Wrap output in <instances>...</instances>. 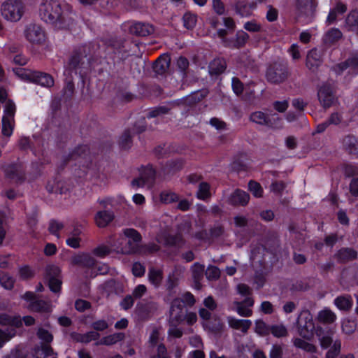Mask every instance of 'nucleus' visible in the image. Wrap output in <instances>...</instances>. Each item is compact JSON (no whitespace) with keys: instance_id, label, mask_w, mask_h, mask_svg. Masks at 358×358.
I'll return each mask as SVG.
<instances>
[{"instance_id":"e2e57ef3","label":"nucleus","mask_w":358,"mask_h":358,"mask_svg":"<svg viewBox=\"0 0 358 358\" xmlns=\"http://www.w3.org/2000/svg\"><path fill=\"white\" fill-rule=\"evenodd\" d=\"M179 324L169 323L168 335L174 338H181L183 332L181 329L178 328Z\"/></svg>"},{"instance_id":"bb28decb","label":"nucleus","mask_w":358,"mask_h":358,"mask_svg":"<svg viewBox=\"0 0 358 358\" xmlns=\"http://www.w3.org/2000/svg\"><path fill=\"white\" fill-rule=\"evenodd\" d=\"M71 337L77 342L88 343L92 341L98 340L100 334L95 331H90L85 334L73 333L71 334Z\"/></svg>"},{"instance_id":"20e7f679","label":"nucleus","mask_w":358,"mask_h":358,"mask_svg":"<svg viewBox=\"0 0 358 358\" xmlns=\"http://www.w3.org/2000/svg\"><path fill=\"white\" fill-rule=\"evenodd\" d=\"M290 76L285 64L273 62L269 64L266 71V79L271 84L280 85L285 82Z\"/></svg>"},{"instance_id":"c756f323","label":"nucleus","mask_w":358,"mask_h":358,"mask_svg":"<svg viewBox=\"0 0 358 358\" xmlns=\"http://www.w3.org/2000/svg\"><path fill=\"white\" fill-rule=\"evenodd\" d=\"M317 318L321 323L331 324L336 320L337 317L332 310L325 308L317 313Z\"/></svg>"},{"instance_id":"4d7b16f0","label":"nucleus","mask_w":358,"mask_h":358,"mask_svg":"<svg viewBox=\"0 0 358 358\" xmlns=\"http://www.w3.org/2000/svg\"><path fill=\"white\" fill-rule=\"evenodd\" d=\"M89 152L88 147L85 145L78 146L70 155L71 159H77L85 156Z\"/></svg>"},{"instance_id":"0eeeda50","label":"nucleus","mask_w":358,"mask_h":358,"mask_svg":"<svg viewBox=\"0 0 358 358\" xmlns=\"http://www.w3.org/2000/svg\"><path fill=\"white\" fill-rule=\"evenodd\" d=\"M45 272L49 288L55 293L59 292L62 283L60 268L55 265H49L46 267Z\"/></svg>"},{"instance_id":"2f4dec72","label":"nucleus","mask_w":358,"mask_h":358,"mask_svg":"<svg viewBox=\"0 0 358 358\" xmlns=\"http://www.w3.org/2000/svg\"><path fill=\"white\" fill-rule=\"evenodd\" d=\"M29 308L32 311L38 313H50L52 310L50 303L41 299L31 301L29 304Z\"/></svg>"},{"instance_id":"e433bc0d","label":"nucleus","mask_w":358,"mask_h":358,"mask_svg":"<svg viewBox=\"0 0 358 358\" xmlns=\"http://www.w3.org/2000/svg\"><path fill=\"white\" fill-rule=\"evenodd\" d=\"M357 252L349 248H343L338 251L337 257L341 262H347L355 259Z\"/></svg>"},{"instance_id":"412c9836","label":"nucleus","mask_w":358,"mask_h":358,"mask_svg":"<svg viewBox=\"0 0 358 358\" xmlns=\"http://www.w3.org/2000/svg\"><path fill=\"white\" fill-rule=\"evenodd\" d=\"M171 63V58L167 55L160 56L153 65L154 71L159 74H164L169 69Z\"/></svg>"},{"instance_id":"c9c22d12","label":"nucleus","mask_w":358,"mask_h":358,"mask_svg":"<svg viewBox=\"0 0 358 358\" xmlns=\"http://www.w3.org/2000/svg\"><path fill=\"white\" fill-rule=\"evenodd\" d=\"M345 24L348 29L358 31V12H350L347 16Z\"/></svg>"},{"instance_id":"338daca9","label":"nucleus","mask_w":358,"mask_h":358,"mask_svg":"<svg viewBox=\"0 0 358 358\" xmlns=\"http://www.w3.org/2000/svg\"><path fill=\"white\" fill-rule=\"evenodd\" d=\"M151 358H171V357L168 355L165 345L161 343L157 346V354Z\"/></svg>"},{"instance_id":"f3484780","label":"nucleus","mask_w":358,"mask_h":358,"mask_svg":"<svg viewBox=\"0 0 358 358\" xmlns=\"http://www.w3.org/2000/svg\"><path fill=\"white\" fill-rule=\"evenodd\" d=\"M71 262L73 265L92 268L95 265L96 260L90 255L83 253L74 256L71 259Z\"/></svg>"},{"instance_id":"c03bdc74","label":"nucleus","mask_w":358,"mask_h":358,"mask_svg":"<svg viewBox=\"0 0 358 358\" xmlns=\"http://www.w3.org/2000/svg\"><path fill=\"white\" fill-rule=\"evenodd\" d=\"M182 20L184 27L187 29H192L196 25L197 16L195 14L187 12L184 14Z\"/></svg>"},{"instance_id":"a19ab883","label":"nucleus","mask_w":358,"mask_h":358,"mask_svg":"<svg viewBox=\"0 0 358 358\" xmlns=\"http://www.w3.org/2000/svg\"><path fill=\"white\" fill-rule=\"evenodd\" d=\"M132 134L130 129H127L124 131V132L122 134L120 138V146L122 149H128L131 148L132 144Z\"/></svg>"},{"instance_id":"9d476101","label":"nucleus","mask_w":358,"mask_h":358,"mask_svg":"<svg viewBox=\"0 0 358 358\" xmlns=\"http://www.w3.org/2000/svg\"><path fill=\"white\" fill-rule=\"evenodd\" d=\"M25 37L32 43H41L45 40V33L41 26L30 24L25 29Z\"/></svg>"},{"instance_id":"4be33fe9","label":"nucleus","mask_w":358,"mask_h":358,"mask_svg":"<svg viewBox=\"0 0 358 358\" xmlns=\"http://www.w3.org/2000/svg\"><path fill=\"white\" fill-rule=\"evenodd\" d=\"M343 36L342 32L338 28L329 29L323 36V42L326 45H332L337 43Z\"/></svg>"},{"instance_id":"9b49d317","label":"nucleus","mask_w":358,"mask_h":358,"mask_svg":"<svg viewBox=\"0 0 358 358\" xmlns=\"http://www.w3.org/2000/svg\"><path fill=\"white\" fill-rule=\"evenodd\" d=\"M334 69L337 74L347 71L348 73L357 75L358 73V57L350 58L345 62L337 64Z\"/></svg>"},{"instance_id":"8fccbe9b","label":"nucleus","mask_w":358,"mask_h":358,"mask_svg":"<svg viewBox=\"0 0 358 358\" xmlns=\"http://www.w3.org/2000/svg\"><path fill=\"white\" fill-rule=\"evenodd\" d=\"M192 277L195 282H199L203 276L204 266L199 263H194L192 268Z\"/></svg>"},{"instance_id":"5fc2aeb1","label":"nucleus","mask_w":358,"mask_h":358,"mask_svg":"<svg viewBox=\"0 0 358 358\" xmlns=\"http://www.w3.org/2000/svg\"><path fill=\"white\" fill-rule=\"evenodd\" d=\"M36 334L38 338L43 341V343H50L53 340L52 334L42 327L38 329Z\"/></svg>"},{"instance_id":"680f3d73","label":"nucleus","mask_w":358,"mask_h":358,"mask_svg":"<svg viewBox=\"0 0 358 358\" xmlns=\"http://www.w3.org/2000/svg\"><path fill=\"white\" fill-rule=\"evenodd\" d=\"M64 228V224L62 222L56 220H51L49 224L48 230L50 234L59 238V231Z\"/></svg>"},{"instance_id":"393cba45","label":"nucleus","mask_w":358,"mask_h":358,"mask_svg":"<svg viewBox=\"0 0 358 358\" xmlns=\"http://www.w3.org/2000/svg\"><path fill=\"white\" fill-rule=\"evenodd\" d=\"M0 324L20 328L22 326L21 317L12 316L6 313L0 314Z\"/></svg>"},{"instance_id":"58836bf2","label":"nucleus","mask_w":358,"mask_h":358,"mask_svg":"<svg viewBox=\"0 0 358 358\" xmlns=\"http://www.w3.org/2000/svg\"><path fill=\"white\" fill-rule=\"evenodd\" d=\"M15 74L23 80H29L30 82L34 81L36 71H31L30 69L17 68L14 69Z\"/></svg>"},{"instance_id":"6e6552de","label":"nucleus","mask_w":358,"mask_h":358,"mask_svg":"<svg viewBox=\"0 0 358 358\" xmlns=\"http://www.w3.org/2000/svg\"><path fill=\"white\" fill-rule=\"evenodd\" d=\"M298 323L300 334L306 339H311L313 337V320L311 314L308 311L301 313Z\"/></svg>"},{"instance_id":"cd10ccee","label":"nucleus","mask_w":358,"mask_h":358,"mask_svg":"<svg viewBox=\"0 0 358 358\" xmlns=\"http://www.w3.org/2000/svg\"><path fill=\"white\" fill-rule=\"evenodd\" d=\"M227 64L224 59L217 58L213 59L208 66V71L210 75H220L226 69Z\"/></svg>"},{"instance_id":"09e8293b","label":"nucleus","mask_w":358,"mask_h":358,"mask_svg":"<svg viewBox=\"0 0 358 358\" xmlns=\"http://www.w3.org/2000/svg\"><path fill=\"white\" fill-rule=\"evenodd\" d=\"M210 196V185L206 182H201L197 192V197L199 199L205 200Z\"/></svg>"},{"instance_id":"6e6d98bb","label":"nucleus","mask_w":358,"mask_h":358,"mask_svg":"<svg viewBox=\"0 0 358 358\" xmlns=\"http://www.w3.org/2000/svg\"><path fill=\"white\" fill-rule=\"evenodd\" d=\"M357 328V323L353 320H344L342 322V331L346 334H352Z\"/></svg>"},{"instance_id":"f704fd0d","label":"nucleus","mask_w":358,"mask_h":358,"mask_svg":"<svg viewBox=\"0 0 358 358\" xmlns=\"http://www.w3.org/2000/svg\"><path fill=\"white\" fill-rule=\"evenodd\" d=\"M124 338V334L123 333H115L102 338L96 345H110L123 340Z\"/></svg>"},{"instance_id":"72a5a7b5","label":"nucleus","mask_w":358,"mask_h":358,"mask_svg":"<svg viewBox=\"0 0 358 358\" xmlns=\"http://www.w3.org/2000/svg\"><path fill=\"white\" fill-rule=\"evenodd\" d=\"M343 145L350 153L358 155V138L354 136H347L343 140Z\"/></svg>"},{"instance_id":"4468645a","label":"nucleus","mask_w":358,"mask_h":358,"mask_svg":"<svg viewBox=\"0 0 358 358\" xmlns=\"http://www.w3.org/2000/svg\"><path fill=\"white\" fill-rule=\"evenodd\" d=\"M249 38L250 36L246 32L243 31H238L236 34L234 40L224 41V45L230 48L239 49L245 45Z\"/></svg>"},{"instance_id":"a18cd8bd","label":"nucleus","mask_w":358,"mask_h":358,"mask_svg":"<svg viewBox=\"0 0 358 358\" xmlns=\"http://www.w3.org/2000/svg\"><path fill=\"white\" fill-rule=\"evenodd\" d=\"M16 335V330L15 329H7L2 330L0 329V348H1L3 344L10 341Z\"/></svg>"},{"instance_id":"864d4df0","label":"nucleus","mask_w":358,"mask_h":358,"mask_svg":"<svg viewBox=\"0 0 358 358\" xmlns=\"http://www.w3.org/2000/svg\"><path fill=\"white\" fill-rule=\"evenodd\" d=\"M123 234L127 238L134 241L138 244H139L142 240V237L140 233L134 229H125L123 231Z\"/></svg>"},{"instance_id":"a878e982","label":"nucleus","mask_w":358,"mask_h":358,"mask_svg":"<svg viewBox=\"0 0 358 358\" xmlns=\"http://www.w3.org/2000/svg\"><path fill=\"white\" fill-rule=\"evenodd\" d=\"M95 222L99 227H106L114 219V215L110 211H99L95 215Z\"/></svg>"},{"instance_id":"423d86ee","label":"nucleus","mask_w":358,"mask_h":358,"mask_svg":"<svg viewBox=\"0 0 358 358\" xmlns=\"http://www.w3.org/2000/svg\"><path fill=\"white\" fill-rule=\"evenodd\" d=\"M156 172L152 166L148 165L143 168L138 178L131 181V186L134 187H147L151 188L155 181Z\"/></svg>"},{"instance_id":"f8f14e48","label":"nucleus","mask_w":358,"mask_h":358,"mask_svg":"<svg viewBox=\"0 0 358 358\" xmlns=\"http://www.w3.org/2000/svg\"><path fill=\"white\" fill-rule=\"evenodd\" d=\"M131 34L137 36H147L154 33L152 24L145 22H135L129 28Z\"/></svg>"},{"instance_id":"ddd939ff","label":"nucleus","mask_w":358,"mask_h":358,"mask_svg":"<svg viewBox=\"0 0 358 358\" xmlns=\"http://www.w3.org/2000/svg\"><path fill=\"white\" fill-rule=\"evenodd\" d=\"M318 99L324 108L329 107L334 103L335 97L329 85H324L319 90Z\"/></svg>"},{"instance_id":"de8ad7c7","label":"nucleus","mask_w":358,"mask_h":358,"mask_svg":"<svg viewBox=\"0 0 358 358\" xmlns=\"http://www.w3.org/2000/svg\"><path fill=\"white\" fill-rule=\"evenodd\" d=\"M171 109V107L167 106H158L151 109L147 114L148 118H152L158 117L161 115L167 114Z\"/></svg>"},{"instance_id":"774afa93","label":"nucleus","mask_w":358,"mask_h":358,"mask_svg":"<svg viewBox=\"0 0 358 358\" xmlns=\"http://www.w3.org/2000/svg\"><path fill=\"white\" fill-rule=\"evenodd\" d=\"M134 303V298L131 295H127L120 302V306L122 309L127 310L130 309Z\"/></svg>"},{"instance_id":"603ef678","label":"nucleus","mask_w":358,"mask_h":358,"mask_svg":"<svg viewBox=\"0 0 358 358\" xmlns=\"http://www.w3.org/2000/svg\"><path fill=\"white\" fill-rule=\"evenodd\" d=\"M270 328V333H271L275 337H285L288 334L287 330L283 324L272 325Z\"/></svg>"},{"instance_id":"b1692460","label":"nucleus","mask_w":358,"mask_h":358,"mask_svg":"<svg viewBox=\"0 0 358 358\" xmlns=\"http://www.w3.org/2000/svg\"><path fill=\"white\" fill-rule=\"evenodd\" d=\"M227 322L230 327L235 329H241L242 332L247 333L252 322L249 320H238L233 317H228Z\"/></svg>"},{"instance_id":"4c0bfd02","label":"nucleus","mask_w":358,"mask_h":358,"mask_svg":"<svg viewBox=\"0 0 358 358\" xmlns=\"http://www.w3.org/2000/svg\"><path fill=\"white\" fill-rule=\"evenodd\" d=\"M15 125L13 118L10 120L9 117H3L2 118V134L6 136H10Z\"/></svg>"},{"instance_id":"1a4fd4ad","label":"nucleus","mask_w":358,"mask_h":358,"mask_svg":"<svg viewBox=\"0 0 358 358\" xmlns=\"http://www.w3.org/2000/svg\"><path fill=\"white\" fill-rule=\"evenodd\" d=\"M6 177L11 182L20 184L25 180L24 168L21 164L8 165L4 170Z\"/></svg>"},{"instance_id":"39448f33","label":"nucleus","mask_w":358,"mask_h":358,"mask_svg":"<svg viewBox=\"0 0 358 358\" xmlns=\"http://www.w3.org/2000/svg\"><path fill=\"white\" fill-rule=\"evenodd\" d=\"M1 15L7 20L17 22L24 12V6L19 0H8L1 5Z\"/></svg>"},{"instance_id":"7ed1b4c3","label":"nucleus","mask_w":358,"mask_h":358,"mask_svg":"<svg viewBox=\"0 0 358 358\" xmlns=\"http://www.w3.org/2000/svg\"><path fill=\"white\" fill-rule=\"evenodd\" d=\"M336 330L334 328L317 327L316 334L318 337L320 345L323 349L329 348L325 358H336L341 352V341L338 338L334 339Z\"/></svg>"},{"instance_id":"69168bd1","label":"nucleus","mask_w":358,"mask_h":358,"mask_svg":"<svg viewBox=\"0 0 358 358\" xmlns=\"http://www.w3.org/2000/svg\"><path fill=\"white\" fill-rule=\"evenodd\" d=\"M110 249L106 245H100L93 250V254L99 257H103L110 253Z\"/></svg>"},{"instance_id":"79ce46f5","label":"nucleus","mask_w":358,"mask_h":358,"mask_svg":"<svg viewBox=\"0 0 358 358\" xmlns=\"http://www.w3.org/2000/svg\"><path fill=\"white\" fill-rule=\"evenodd\" d=\"M122 252L124 254H134L137 252H141L139 248V244L129 239L127 241L125 245L122 248Z\"/></svg>"},{"instance_id":"6ab92c4d","label":"nucleus","mask_w":358,"mask_h":358,"mask_svg":"<svg viewBox=\"0 0 358 358\" xmlns=\"http://www.w3.org/2000/svg\"><path fill=\"white\" fill-rule=\"evenodd\" d=\"M157 242L163 243L164 245L169 247H180L183 243V238L180 234L175 235L166 234L163 237L157 238Z\"/></svg>"},{"instance_id":"dca6fc26","label":"nucleus","mask_w":358,"mask_h":358,"mask_svg":"<svg viewBox=\"0 0 358 358\" xmlns=\"http://www.w3.org/2000/svg\"><path fill=\"white\" fill-rule=\"evenodd\" d=\"M236 310L243 317H250L252 314V310L250 308L254 305V300L251 297H248L243 301H235Z\"/></svg>"},{"instance_id":"7c9ffc66","label":"nucleus","mask_w":358,"mask_h":358,"mask_svg":"<svg viewBox=\"0 0 358 358\" xmlns=\"http://www.w3.org/2000/svg\"><path fill=\"white\" fill-rule=\"evenodd\" d=\"M148 277L152 285L155 287H159L163 280V272L160 269L151 267L148 270Z\"/></svg>"},{"instance_id":"ea45409f","label":"nucleus","mask_w":358,"mask_h":358,"mask_svg":"<svg viewBox=\"0 0 358 358\" xmlns=\"http://www.w3.org/2000/svg\"><path fill=\"white\" fill-rule=\"evenodd\" d=\"M160 201L166 204L176 202L179 199V196L175 192L169 190H164L160 193Z\"/></svg>"},{"instance_id":"0e129e2a","label":"nucleus","mask_w":358,"mask_h":358,"mask_svg":"<svg viewBox=\"0 0 358 358\" xmlns=\"http://www.w3.org/2000/svg\"><path fill=\"white\" fill-rule=\"evenodd\" d=\"M207 325L208 329L215 334L221 332L224 326L220 319H215L213 322H209Z\"/></svg>"},{"instance_id":"49530a36","label":"nucleus","mask_w":358,"mask_h":358,"mask_svg":"<svg viewBox=\"0 0 358 358\" xmlns=\"http://www.w3.org/2000/svg\"><path fill=\"white\" fill-rule=\"evenodd\" d=\"M0 283L6 289H11L15 283V280L13 277L6 273H0Z\"/></svg>"},{"instance_id":"c85d7f7f","label":"nucleus","mask_w":358,"mask_h":358,"mask_svg":"<svg viewBox=\"0 0 358 358\" xmlns=\"http://www.w3.org/2000/svg\"><path fill=\"white\" fill-rule=\"evenodd\" d=\"M33 83L46 87H51L54 85V79L48 73L36 71Z\"/></svg>"},{"instance_id":"13d9d810","label":"nucleus","mask_w":358,"mask_h":358,"mask_svg":"<svg viewBox=\"0 0 358 358\" xmlns=\"http://www.w3.org/2000/svg\"><path fill=\"white\" fill-rule=\"evenodd\" d=\"M248 187L250 191L255 197L259 198L262 196L263 189L259 183L253 180H250L248 183Z\"/></svg>"},{"instance_id":"bf43d9fd","label":"nucleus","mask_w":358,"mask_h":358,"mask_svg":"<svg viewBox=\"0 0 358 358\" xmlns=\"http://www.w3.org/2000/svg\"><path fill=\"white\" fill-rule=\"evenodd\" d=\"M15 109V103L11 100L7 101L5 104L3 117H9L10 120L14 119Z\"/></svg>"},{"instance_id":"052dcab7","label":"nucleus","mask_w":358,"mask_h":358,"mask_svg":"<svg viewBox=\"0 0 358 358\" xmlns=\"http://www.w3.org/2000/svg\"><path fill=\"white\" fill-rule=\"evenodd\" d=\"M206 276L210 280H215L220 276V269L213 266H208L206 271Z\"/></svg>"},{"instance_id":"5701e85b","label":"nucleus","mask_w":358,"mask_h":358,"mask_svg":"<svg viewBox=\"0 0 358 358\" xmlns=\"http://www.w3.org/2000/svg\"><path fill=\"white\" fill-rule=\"evenodd\" d=\"M347 10V6L342 2H338L336 4L330 9L329 15L327 17V22L329 24H333L336 22L338 15H342Z\"/></svg>"},{"instance_id":"3c124183","label":"nucleus","mask_w":358,"mask_h":358,"mask_svg":"<svg viewBox=\"0 0 358 358\" xmlns=\"http://www.w3.org/2000/svg\"><path fill=\"white\" fill-rule=\"evenodd\" d=\"M185 312H178L170 310L169 323L180 324L185 320Z\"/></svg>"},{"instance_id":"f03ea898","label":"nucleus","mask_w":358,"mask_h":358,"mask_svg":"<svg viewBox=\"0 0 358 358\" xmlns=\"http://www.w3.org/2000/svg\"><path fill=\"white\" fill-rule=\"evenodd\" d=\"M89 48L79 47L71 54L69 62L65 68L64 74L71 77L72 72L76 74H83L90 67V57H89Z\"/></svg>"},{"instance_id":"2eb2a0df","label":"nucleus","mask_w":358,"mask_h":358,"mask_svg":"<svg viewBox=\"0 0 358 358\" xmlns=\"http://www.w3.org/2000/svg\"><path fill=\"white\" fill-rule=\"evenodd\" d=\"M249 120L261 126L273 127L269 115L260 110L252 112L250 115Z\"/></svg>"},{"instance_id":"a211bd4d","label":"nucleus","mask_w":358,"mask_h":358,"mask_svg":"<svg viewBox=\"0 0 358 358\" xmlns=\"http://www.w3.org/2000/svg\"><path fill=\"white\" fill-rule=\"evenodd\" d=\"M185 164V160L181 158L168 161L163 166L162 171L164 175H171L180 171Z\"/></svg>"},{"instance_id":"aec40b11","label":"nucleus","mask_w":358,"mask_h":358,"mask_svg":"<svg viewBox=\"0 0 358 358\" xmlns=\"http://www.w3.org/2000/svg\"><path fill=\"white\" fill-rule=\"evenodd\" d=\"M250 200V195L245 191L236 189L229 198V202L234 206H246Z\"/></svg>"},{"instance_id":"37998d69","label":"nucleus","mask_w":358,"mask_h":358,"mask_svg":"<svg viewBox=\"0 0 358 358\" xmlns=\"http://www.w3.org/2000/svg\"><path fill=\"white\" fill-rule=\"evenodd\" d=\"M271 326L267 325L263 320H258L255 322V332L262 336H266L270 334Z\"/></svg>"},{"instance_id":"473e14b6","label":"nucleus","mask_w":358,"mask_h":358,"mask_svg":"<svg viewBox=\"0 0 358 358\" xmlns=\"http://www.w3.org/2000/svg\"><path fill=\"white\" fill-rule=\"evenodd\" d=\"M335 306L341 310H347L352 306V299L350 296H338L334 300Z\"/></svg>"},{"instance_id":"f257e3e1","label":"nucleus","mask_w":358,"mask_h":358,"mask_svg":"<svg viewBox=\"0 0 358 358\" xmlns=\"http://www.w3.org/2000/svg\"><path fill=\"white\" fill-rule=\"evenodd\" d=\"M39 12L43 21L57 29H68L75 21V14L69 9L63 10L58 0H43Z\"/></svg>"}]
</instances>
